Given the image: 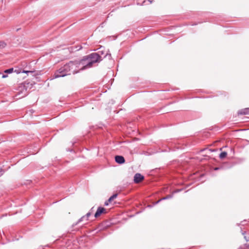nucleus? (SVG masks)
<instances>
[{
	"mask_svg": "<svg viewBox=\"0 0 249 249\" xmlns=\"http://www.w3.org/2000/svg\"><path fill=\"white\" fill-rule=\"evenodd\" d=\"M13 71V69L11 68V69H9L5 70L4 71V72L7 73H12Z\"/></svg>",
	"mask_w": 249,
	"mask_h": 249,
	"instance_id": "ddd939ff",
	"label": "nucleus"
},
{
	"mask_svg": "<svg viewBox=\"0 0 249 249\" xmlns=\"http://www.w3.org/2000/svg\"><path fill=\"white\" fill-rule=\"evenodd\" d=\"M6 45V44L4 41H0V49L4 48Z\"/></svg>",
	"mask_w": 249,
	"mask_h": 249,
	"instance_id": "f8f14e48",
	"label": "nucleus"
},
{
	"mask_svg": "<svg viewBox=\"0 0 249 249\" xmlns=\"http://www.w3.org/2000/svg\"><path fill=\"white\" fill-rule=\"evenodd\" d=\"M91 214V212H89L87 213L86 216H82L81 218L79 219V220L75 224V225H77L79 223L84 220V219L85 218V217H87L86 220H88V218L89 217V216Z\"/></svg>",
	"mask_w": 249,
	"mask_h": 249,
	"instance_id": "6e6552de",
	"label": "nucleus"
},
{
	"mask_svg": "<svg viewBox=\"0 0 249 249\" xmlns=\"http://www.w3.org/2000/svg\"><path fill=\"white\" fill-rule=\"evenodd\" d=\"M218 169L219 168L218 167H216V168H214V170H218Z\"/></svg>",
	"mask_w": 249,
	"mask_h": 249,
	"instance_id": "a211bd4d",
	"label": "nucleus"
},
{
	"mask_svg": "<svg viewBox=\"0 0 249 249\" xmlns=\"http://www.w3.org/2000/svg\"><path fill=\"white\" fill-rule=\"evenodd\" d=\"M244 238H245V239H246V240L247 241H249V240L247 239V238H246V236H245V237H244Z\"/></svg>",
	"mask_w": 249,
	"mask_h": 249,
	"instance_id": "f3484780",
	"label": "nucleus"
},
{
	"mask_svg": "<svg viewBox=\"0 0 249 249\" xmlns=\"http://www.w3.org/2000/svg\"><path fill=\"white\" fill-rule=\"evenodd\" d=\"M115 160V161L119 164H122L125 162L124 158L121 156H116Z\"/></svg>",
	"mask_w": 249,
	"mask_h": 249,
	"instance_id": "0eeeda50",
	"label": "nucleus"
},
{
	"mask_svg": "<svg viewBox=\"0 0 249 249\" xmlns=\"http://www.w3.org/2000/svg\"><path fill=\"white\" fill-rule=\"evenodd\" d=\"M106 213V210L103 207H98L96 212L95 213L94 217L95 218L98 217L101 214Z\"/></svg>",
	"mask_w": 249,
	"mask_h": 249,
	"instance_id": "423d86ee",
	"label": "nucleus"
},
{
	"mask_svg": "<svg viewBox=\"0 0 249 249\" xmlns=\"http://www.w3.org/2000/svg\"><path fill=\"white\" fill-rule=\"evenodd\" d=\"M227 155V152H222L220 153V155H219V158L221 159H223L224 158H225Z\"/></svg>",
	"mask_w": 249,
	"mask_h": 249,
	"instance_id": "9d476101",
	"label": "nucleus"
},
{
	"mask_svg": "<svg viewBox=\"0 0 249 249\" xmlns=\"http://www.w3.org/2000/svg\"><path fill=\"white\" fill-rule=\"evenodd\" d=\"M71 67V73L73 74L76 73L80 71V64L79 60H75L74 61H70Z\"/></svg>",
	"mask_w": 249,
	"mask_h": 249,
	"instance_id": "20e7f679",
	"label": "nucleus"
},
{
	"mask_svg": "<svg viewBox=\"0 0 249 249\" xmlns=\"http://www.w3.org/2000/svg\"><path fill=\"white\" fill-rule=\"evenodd\" d=\"M22 72L23 73H33V71H25V70H23Z\"/></svg>",
	"mask_w": 249,
	"mask_h": 249,
	"instance_id": "4468645a",
	"label": "nucleus"
},
{
	"mask_svg": "<svg viewBox=\"0 0 249 249\" xmlns=\"http://www.w3.org/2000/svg\"><path fill=\"white\" fill-rule=\"evenodd\" d=\"M239 114L244 115L249 114V108H246L240 110L239 111Z\"/></svg>",
	"mask_w": 249,
	"mask_h": 249,
	"instance_id": "1a4fd4ad",
	"label": "nucleus"
},
{
	"mask_svg": "<svg viewBox=\"0 0 249 249\" xmlns=\"http://www.w3.org/2000/svg\"><path fill=\"white\" fill-rule=\"evenodd\" d=\"M71 69L70 63L65 65L63 67L57 70L53 75L54 78H57L60 77H64L67 75L71 74Z\"/></svg>",
	"mask_w": 249,
	"mask_h": 249,
	"instance_id": "7ed1b4c3",
	"label": "nucleus"
},
{
	"mask_svg": "<svg viewBox=\"0 0 249 249\" xmlns=\"http://www.w3.org/2000/svg\"><path fill=\"white\" fill-rule=\"evenodd\" d=\"M33 86L32 83L28 82H24L20 84L17 89L18 96H19L18 98H21L25 96L28 93L29 90H30Z\"/></svg>",
	"mask_w": 249,
	"mask_h": 249,
	"instance_id": "f03ea898",
	"label": "nucleus"
},
{
	"mask_svg": "<svg viewBox=\"0 0 249 249\" xmlns=\"http://www.w3.org/2000/svg\"><path fill=\"white\" fill-rule=\"evenodd\" d=\"M102 60L101 56L97 53H92L84 56L79 60L81 67L80 70H85L93 66V65Z\"/></svg>",
	"mask_w": 249,
	"mask_h": 249,
	"instance_id": "f257e3e1",
	"label": "nucleus"
},
{
	"mask_svg": "<svg viewBox=\"0 0 249 249\" xmlns=\"http://www.w3.org/2000/svg\"><path fill=\"white\" fill-rule=\"evenodd\" d=\"M117 196V194H114L113 196H112L110 198L108 199V202L112 201L114 199L116 198Z\"/></svg>",
	"mask_w": 249,
	"mask_h": 249,
	"instance_id": "9b49d317",
	"label": "nucleus"
},
{
	"mask_svg": "<svg viewBox=\"0 0 249 249\" xmlns=\"http://www.w3.org/2000/svg\"><path fill=\"white\" fill-rule=\"evenodd\" d=\"M144 179V177L139 173H137L134 177V181L135 183H138Z\"/></svg>",
	"mask_w": 249,
	"mask_h": 249,
	"instance_id": "39448f33",
	"label": "nucleus"
},
{
	"mask_svg": "<svg viewBox=\"0 0 249 249\" xmlns=\"http://www.w3.org/2000/svg\"><path fill=\"white\" fill-rule=\"evenodd\" d=\"M7 77V75L3 74L2 76V78H4Z\"/></svg>",
	"mask_w": 249,
	"mask_h": 249,
	"instance_id": "2eb2a0df",
	"label": "nucleus"
},
{
	"mask_svg": "<svg viewBox=\"0 0 249 249\" xmlns=\"http://www.w3.org/2000/svg\"><path fill=\"white\" fill-rule=\"evenodd\" d=\"M108 202H108V201H107V202H106L105 203V205L106 206L108 205Z\"/></svg>",
	"mask_w": 249,
	"mask_h": 249,
	"instance_id": "dca6fc26",
	"label": "nucleus"
}]
</instances>
